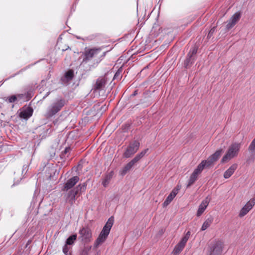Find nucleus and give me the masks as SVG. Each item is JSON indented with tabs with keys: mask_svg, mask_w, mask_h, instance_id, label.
Segmentation results:
<instances>
[{
	"mask_svg": "<svg viewBox=\"0 0 255 255\" xmlns=\"http://www.w3.org/2000/svg\"><path fill=\"white\" fill-rule=\"evenodd\" d=\"M114 224V218L110 217L105 226H104L102 231L100 233L98 238L95 242L94 247L97 248L99 246L102 245L106 240L107 238L109 235L111 229Z\"/></svg>",
	"mask_w": 255,
	"mask_h": 255,
	"instance_id": "nucleus-1",
	"label": "nucleus"
},
{
	"mask_svg": "<svg viewBox=\"0 0 255 255\" xmlns=\"http://www.w3.org/2000/svg\"><path fill=\"white\" fill-rule=\"evenodd\" d=\"M66 104V101L63 98L56 99L47 109L46 116L50 118L59 112Z\"/></svg>",
	"mask_w": 255,
	"mask_h": 255,
	"instance_id": "nucleus-2",
	"label": "nucleus"
},
{
	"mask_svg": "<svg viewBox=\"0 0 255 255\" xmlns=\"http://www.w3.org/2000/svg\"><path fill=\"white\" fill-rule=\"evenodd\" d=\"M241 148V144L237 142L232 143L228 148L226 154L221 159L222 163H226L238 156Z\"/></svg>",
	"mask_w": 255,
	"mask_h": 255,
	"instance_id": "nucleus-3",
	"label": "nucleus"
},
{
	"mask_svg": "<svg viewBox=\"0 0 255 255\" xmlns=\"http://www.w3.org/2000/svg\"><path fill=\"white\" fill-rule=\"evenodd\" d=\"M86 186V183H84L82 184H79L76 187L71 189L67 194L66 201L70 205H73L76 200V196L81 192L85 191Z\"/></svg>",
	"mask_w": 255,
	"mask_h": 255,
	"instance_id": "nucleus-4",
	"label": "nucleus"
},
{
	"mask_svg": "<svg viewBox=\"0 0 255 255\" xmlns=\"http://www.w3.org/2000/svg\"><path fill=\"white\" fill-rule=\"evenodd\" d=\"M101 48H91L85 49L83 53V58L82 61V64H85L88 63L91 59L98 55L101 51Z\"/></svg>",
	"mask_w": 255,
	"mask_h": 255,
	"instance_id": "nucleus-5",
	"label": "nucleus"
},
{
	"mask_svg": "<svg viewBox=\"0 0 255 255\" xmlns=\"http://www.w3.org/2000/svg\"><path fill=\"white\" fill-rule=\"evenodd\" d=\"M140 143L137 140L130 142L127 147L123 155L126 158H129L133 155L138 149Z\"/></svg>",
	"mask_w": 255,
	"mask_h": 255,
	"instance_id": "nucleus-6",
	"label": "nucleus"
},
{
	"mask_svg": "<svg viewBox=\"0 0 255 255\" xmlns=\"http://www.w3.org/2000/svg\"><path fill=\"white\" fill-rule=\"evenodd\" d=\"M223 244L221 241H216L211 244L210 255H220L223 251Z\"/></svg>",
	"mask_w": 255,
	"mask_h": 255,
	"instance_id": "nucleus-7",
	"label": "nucleus"
},
{
	"mask_svg": "<svg viewBox=\"0 0 255 255\" xmlns=\"http://www.w3.org/2000/svg\"><path fill=\"white\" fill-rule=\"evenodd\" d=\"M79 238L84 243H88L91 241L92 238L91 231L87 228H83L79 231Z\"/></svg>",
	"mask_w": 255,
	"mask_h": 255,
	"instance_id": "nucleus-8",
	"label": "nucleus"
},
{
	"mask_svg": "<svg viewBox=\"0 0 255 255\" xmlns=\"http://www.w3.org/2000/svg\"><path fill=\"white\" fill-rule=\"evenodd\" d=\"M255 205V198H253L249 202H248L241 209L239 213V216L240 217H242L245 216L251 210V209Z\"/></svg>",
	"mask_w": 255,
	"mask_h": 255,
	"instance_id": "nucleus-9",
	"label": "nucleus"
},
{
	"mask_svg": "<svg viewBox=\"0 0 255 255\" xmlns=\"http://www.w3.org/2000/svg\"><path fill=\"white\" fill-rule=\"evenodd\" d=\"M79 181V177L77 176L72 177L68 179L65 183L62 191H66L72 188Z\"/></svg>",
	"mask_w": 255,
	"mask_h": 255,
	"instance_id": "nucleus-10",
	"label": "nucleus"
},
{
	"mask_svg": "<svg viewBox=\"0 0 255 255\" xmlns=\"http://www.w3.org/2000/svg\"><path fill=\"white\" fill-rule=\"evenodd\" d=\"M203 171L201 169V167L197 166L191 176L188 182L187 187L191 186L197 180L199 175Z\"/></svg>",
	"mask_w": 255,
	"mask_h": 255,
	"instance_id": "nucleus-11",
	"label": "nucleus"
},
{
	"mask_svg": "<svg viewBox=\"0 0 255 255\" xmlns=\"http://www.w3.org/2000/svg\"><path fill=\"white\" fill-rule=\"evenodd\" d=\"M180 187L177 186L176 187L174 188L170 194L166 198L164 203H163V206L165 207L167 206L173 200V199L175 197L176 195L178 194L179 190Z\"/></svg>",
	"mask_w": 255,
	"mask_h": 255,
	"instance_id": "nucleus-12",
	"label": "nucleus"
},
{
	"mask_svg": "<svg viewBox=\"0 0 255 255\" xmlns=\"http://www.w3.org/2000/svg\"><path fill=\"white\" fill-rule=\"evenodd\" d=\"M210 199L208 197H207L204 199L201 203L199 205L198 209L196 215L197 217H200L204 213L207 207H208Z\"/></svg>",
	"mask_w": 255,
	"mask_h": 255,
	"instance_id": "nucleus-13",
	"label": "nucleus"
},
{
	"mask_svg": "<svg viewBox=\"0 0 255 255\" xmlns=\"http://www.w3.org/2000/svg\"><path fill=\"white\" fill-rule=\"evenodd\" d=\"M240 17L241 13L239 12H237L234 14H233L227 24V29H230L232 28L239 20Z\"/></svg>",
	"mask_w": 255,
	"mask_h": 255,
	"instance_id": "nucleus-14",
	"label": "nucleus"
},
{
	"mask_svg": "<svg viewBox=\"0 0 255 255\" xmlns=\"http://www.w3.org/2000/svg\"><path fill=\"white\" fill-rule=\"evenodd\" d=\"M33 109L31 107L23 108L19 113V117L24 119L29 118L32 115Z\"/></svg>",
	"mask_w": 255,
	"mask_h": 255,
	"instance_id": "nucleus-15",
	"label": "nucleus"
},
{
	"mask_svg": "<svg viewBox=\"0 0 255 255\" xmlns=\"http://www.w3.org/2000/svg\"><path fill=\"white\" fill-rule=\"evenodd\" d=\"M107 81L105 78L100 77L97 80L94 85V90L95 91H101L104 89L105 87Z\"/></svg>",
	"mask_w": 255,
	"mask_h": 255,
	"instance_id": "nucleus-16",
	"label": "nucleus"
},
{
	"mask_svg": "<svg viewBox=\"0 0 255 255\" xmlns=\"http://www.w3.org/2000/svg\"><path fill=\"white\" fill-rule=\"evenodd\" d=\"M215 162L209 156L207 160H202L197 166L201 167V169L203 171L205 168L213 165Z\"/></svg>",
	"mask_w": 255,
	"mask_h": 255,
	"instance_id": "nucleus-17",
	"label": "nucleus"
},
{
	"mask_svg": "<svg viewBox=\"0 0 255 255\" xmlns=\"http://www.w3.org/2000/svg\"><path fill=\"white\" fill-rule=\"evenodd\" d=\"M215 162L209 156L207 160H202L197 166L201 167V169L203 171L205 168L213 165Z\"/></svg>",
	"mask_w": 255,
	"mask_h": 255,
	"instance_id": "nucleus-18",
	"label": "nucleus"
},
{
	"mask_svg": "<svg viewBox=\"0 0 255 255\" xmlns=\"http://www.w3.org/2000/svg\"><path fill=\"white\" fill-rule=\"evenodd\" d=\"M215 162L209 156L207 160H202L197 166L201 167V169L203 171L205 168L213 165Z\"/></svg>",
	"mask_w": 255,
	"mask_h": 255,
	"instance_id": "nucleus-19",
	"label": "nucleus"
},
{
	"mask_svg": "<svg viewBox=\"0 0 255 255\" xmlns=\"http://www.w3.org/2000/svg\"><path fill=\"white\" fill-rule=\"evenodd\" d=\"M238 165L237 164H234L232 165L225 172L224 174V177L225 179L229 178L234 173L236 169L237 168Z\"/></svg>",
	"mask_w": 255,
	"mask_h": 255,
	"instance_id": "nucleus-20",
	"label": "nucleus"
},
{
	"mask_svg": "<svg viewBox=\"0 0 255 255\" xmlns=\"http://www.w3.org/2000/svg\"><path fill=\"white\" fill-rule=\"evenodd\" d=\"M24 97V95L22 94H19L17 95H12L11 96L4 98L5 101H8L9 103H14L17 99H21Z\"/></svg>",
	"mask_w": 255,
	"mask_h": 255,
	"instance_id": "nucleus-21",
	"label": "nucleus"
},
{
	"mask_svg": "<svg viewBox=\"0 0 255 255\" xmlns=\"http://www.w3.org/2000/svg\"><path fill=\"white\" fill-rule=\"evenodd\" d=\"M134 165L130 161L127 163L125 166L120 170V174L122 176H124L129 171Z\"/></svg>",
	"mask_w": 255,
	"mask_h": 255,
	"instance_id": "nucleus-22",
	"label": "nucleus"
},
{
	"mask_svg": "<svg viewBox=\"0 0 255 255\" xmlns=\"http://www.w3.org/2000/svg\"><path fill=\"white\" fill-rule=\"evenodd\" d=\"M197 52V48L196 47H194L193 48L191 49L189 54H188V57H189L187 58V59L185 62V64L186 65V67H187V64H188V63H189L192 56L194 54H196Z\"/></svg>",
	"mask_w": 255,
	"mask_h": 255,
	"instance_id": "nucleus-23",
	"label": "nucleus"
},
{
	"mask_svg": "<svg viewBox=\"0 0 255 255\" xmlns=\"http://www.w3.org/2000/svg\"><path fill=\"white\" fill-rule=\"evenodd\" d=\"M213 219L212 217L208 218L203 223L202 227H201V230L202 231H205L208 228H209L210 225H211L212 223L213 222Z\"/></svg>",
	"mask_w": 255,
	"mask_h": 255,
	"instance_id": "nucleus-24",
	"label": "nucleus"
},
{
	"mask_svg": "<svg viewBox=\"0 0 255 255\" xmlns=\"http://www.w3.org/2000/svg\"><path fill=\"white\" fill-rule=\"evenodd\" d=\"M184 245L179 242L173 250V254L174 255H179V253L184 249Z\"/></svg>",
	"mask_w": 255,
	"mask_h": 255,
	"instance_id": "nucleus-25",
	"label": "nucleus"
},
{
	"mask_svg": "<svg viewBox=\"0 0 255 255\" xmlns=\"http://www.w3.org/2000/svg\"><path fill=\"white\" fill-rule=\"evenodd\" d=\"M223 152V150L222 149H220L217 150L214 154L210 156V157L212 159V160L216 162L218 160L219 157L221 156V154Z\"/></svg>",
	"mask_w": 255,
	"mask_h": 255,
	"instance_id": "nucleus-26",
	"label": "nucleus"
},
{
	"mask_svg": "<svg viewBox=\"0 0 255 255\" xmlns=\"http://www.w3.org/2000/svg\"><path fill=\"white\" fill-rule=\"evenodd\" d=\"M77 235L76 234L70 236L66 240V244L67 245H72L74 244V242L76 240Z\"/></svg>",
	"mask_w": 255,
	"mask_h": 255,
	"instance_id": "nucleus-27",
	"label": "nucleus"
},
{
	"mask_svg": "<svg viewBox=\"0 0 255 255\" xmlns=\"http://www.w3.org/2000/svg\"><path fill=\"white\" fill-rule=\"evenodd\" d=\"M112 174H109L106 175L102 181V185L105 187H107L109 184L111 179L112 178Z\"/></svg>",
	"mask_w": 255,
	"mask_h": 255,
	"instance_id": "nucleus-28",
	"label": "nucleus"
},
{
	"mask_svg": "<svg viewBox=\"0 0 255 255\" xmlns=\"http://www.w3.org/2000/svg\"><path fill=\"white\" fill-rule=\"evenodd\" d=\"M191 235V232L190 231H188L185 236L182 238L179 243H181L182 245L185 246L186 243L187 242L188 239L190 238Z\"/></svg>",
	"mask_w": 255,
	"mask_h": 255,
	"instance_id": "nucleus-29",
	"label": "nucleus"
},
{
	"mask_svg": "<svg viewBox=\"0 0 255 255\" xmlns=\"http://www.w3.org/2000/svg\"><path fill=\"white\" fill-rule=\"evenodd\" d=\"M74 76L73 71L72 70H69L66 72L65 74V77L68 80H71Z\"/></svg>",
	"mask_w": 255,
	"mask_h": 255,
	"instance_id": "nucleus-30",
	"label": "nucleus"
},
{
	"mask_svg": "<svg viewBox=\"0 0 255 255\" xmlns=\"http://www.w3.org/2000/svg\"><path fill=\"white\" fill-rule=\"evenodd\" d=\"M71 248L69 245H67V244H65L63 248V252L65 255H71V253H68V252L71 249Z\"/></svg>",
	"mask_w": 255,
	"mask_h": 255,
	"instance_id": "nucleus-31",
	"label": "nucleus"
},
{
	"mask_svg": "<svg viewBox=\"0 0 255 255\" xmlns=\"http://www.w3.org/2000/svg\"><path fill=\"white\" fill-rule=\"evenodd\" d=\"M141 157L137 154L131 161L130 162L134 165L136 163H137Z\"/></svg>",
	"mask_w": 255,
	"mask_h": 255,
	"instance_id": "nucleus-32",
	"label": "nucleus"
},
{
	"mask_svg": "<svg viewBox=\"0 0 255 255\" xmlns=\"http://www.w3.org/2000/svg\"><path fill=\"white\" fill-rule=\"evenodd\" d=\"M91 248L92 247L90 246H85L83 250V254L87 255L88 252L91 250Z\"/></svg>",
	"mask_w": 255,
	"mask_h": 255,
	"instance_id": "nucleus-33",
	"label": "nucleus"
},
{
	"mask_svg": "<svg viewBox=\"0 0 255 255\" xmlns=\"http://www.w3.org/2000/svg\"><path fill=\"white\" fill-rule=\"evenodd\" d=\"M148 151V149L146 148V149L143 150V151H142L141 152H140L138 154L140 156V157L142 158L145 155V154L147 153V152Z\"/></svg>",
	"mask_w": 255,
	"mask_h": 255,
	"instance_id": "nucleus-34",
	"label": "nucleus"
},
{
	"mask_svg": "<svg viewBox=\"0 0 255 255\" xmlns=\"http://www.w3.org/2000/svg\"><path fill=\"white\" fill-rule=\"evenodd\" d=\"M214 28H214V27H213V28H212V29L210 30V32H209V34H212V33H213V32L214 31Z\"/></svg>",
	"mask_w": 255,
	"mask_h": 255,
	"instance_id": "nucleus-35",
	"label": "nucleus"
},
{
	"mask_svg": "<svg viewBox=\"0 0 255 255\" xmlns=\"http://www.w3.org/2000/svg\"><path fill=\"white\" fill-rule=\"evenodd\" d=\"M50 92H48L46 95L43 97V98H45L46 97H47L49 94H50Z\"/></svg>",
	"mask_w": 255,
	"mask_h": 255,
	"instance_id": "nucleus-36",
	"label": "nucleus"
},
{
	"mask_svg": "<svg viewBox=\"0 0 255 255\" xmlns=\"http://www.w3.org/2000/svg\"><path fill=\"white\" fill-rule=\"evenodd\" d=\"M136 94V91H135L134 93H133V95H135Z\"/></svg>",
	"mask_w": 255,
	"mask_h": 255,
	"instance_id": "nucleus-37",
	"label": "nucleus"
},
{
	"mask_svg": "<svg viewBox=\"0 0 255 255\" xmlns=\"http://www.w3.org/2000/svg\"><path fill=\"white\" fill-rule=\"evenodd\" d=\"M106 52L103 53V57H104L105 56Z\"/></svg>",
	"mask_w": 255,
	"mask_h": 255,
	"instance_id": "nucleus-38",
	"label": "nucleus"
},
{
	"mask_svg": "<svg viewBox=\"0 0 255 255\" xmlns=\"http://www.w3.org/2000/svg\"><path fill=\"white\" fill-rule=\"evenodd\" d=\"M67 149H68L67 148H66V149H65V152H67Z\"/></svg>",
	"mask_w": 255,
	"mask_h": 255,
	"instance_id": "nucleus-39",
	"label": "nucleus"
}]
</instances>
